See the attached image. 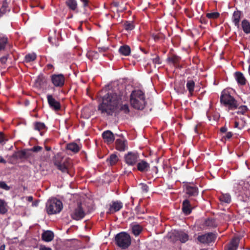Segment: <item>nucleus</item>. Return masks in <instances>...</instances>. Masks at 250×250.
Here are the masks:
<instances>
[{
  "label": "nucleus",
  "mask_w": 250,
  "mask_h": 250,
  "mask_svg": "<svg viewBox=\"0 0 250 250\" xmlns=\"http://www.w3.org/2000/svg\"><path fill=\"white\" fill-rule=\"evenodd\" d=\"M102 136L104 142L108 144L112 143L114 141V135L110 130L104 131L102 134Z\"/></svg>",
  "instance_id": "14"
},
{
  "label": "nucleus",
  "mask_w": 250,
  "mask_h": 250,
  "mask_svg": "<svg viewBox=\"0 0 250 250\" xmlns=\"http://www.w3.org/2000/svg\"><path fill=\"white\" fill-rule=\"evenodd\" d=\"M36 59V54L32 53L27 54L25 56V61L26 62H30L34 61Z\"/></svg>",
  "instance_id": "33"
},
{
  "label": "nucleus",
  "mask_w": 250,
  "mask_h": 250,
  "mask_svg": "<svg viewBox=\"0 0 250 250\" xmlns=\"http://www.w3.org/2000/svg\"><path fill=\"white\" fill-rule=\"evenodd\" d=\"M136 164L137 169L142 172H146L149 169V164L144 160H139Z\"/></svg>",
  "instance_id": "12"
},
{
  "label": "nucleus",
  "mask_w": 250,
  "mask_h": 250,
  "mask_svg": "<svg viewBox=\"0 0 250 250\" xmlns=\"http://www.w3.org/2000/svg\"><path fill=\"white\" fill-rule=\"evenodd\" d=\"M152 169L156 174L158 173V170L157 167H154Z\"/></svg>",
  "instance_id": "53"
},
{
  "label": "nucleus",
  "mask_w": 250,
  "mask_h": 250,
  "mask_svg": "<svg viewBox=\"0 0 250 250\" xmlns=\"http://www.w3.org/2000/svg\"><path fill=\"white\" fill-rule=\"evenodd\" d=\"M221 204H229L231 202V199L230 195L228 193L222 194L219 197Z\"/></svg>",
  "instance_id": "21"
},
{
  "label": "nucleus",
  "mask_w": 250,
  "mask_h": 250,
  "mask_svg": "<svg viewBox=\"0 0 250 250\" xmlns=\"http://www.w3.org/2000/svg\"><path fill=\"white\" fill-rule=\"evenodd\" d=\"M27 153L24 150L19 151L15 152L13 154V157L17 159H26V156Z\"/></svg>",
  "instance_id": "24"
},
{
  "label": "nucleus",
  "mask_w": 250,
  "mask_h": 250,
  "mask_svg": "<svg viewBox=\"0 0 250 250\" xmlns=\"http://www.w3.org/2000/svg\"><path fill=\"white\" fill-rule=\"evenodd\" d=\"M2 12H1V10H0V17L1 16H2Z\"/></svg>",
  "instance_id": "61"
},
{
  "label": "nucleus",
  "mask_w": 250,
  "mask_h": 250,
  "mask_svg": "<svg viewBox=\"0 0 250 250\" xmlns=\"http://www.w3.org/2000/svg\"><path fill=\"white\" fill-rule=\"evenodd\" d=\"M170 60V61L173 62V63H175V60L173 59V58H171V59H169Z\"/></svg>",
  "instance_id": "58"
},
{
  "label": "nucleus",
  "mask_w": 250,
  "mask_h": 250,
  "mask_svg": "<svg viewBox=\"0 0 250 250\" xmlns=\"http://www.w3.org/2000/svg\"><path fill=\"white\" fill-rule=\"evenodd\" d=\"M153 62L155 64H159L161 63L160 58L158 57H156L155 58L153 59Z\"/></svg>",
  "instance_id": "44"
},
{
  "label": "nucleus",
  "mask_w": 250,
  "mask_h": 250,
  "mask_svg": "<svg viewBox=\"0 0 250 250\" xmlns=\"http://www.w3.org/2000/svg\"><path fill=\"white\" fill-rule=\"evenodd\" d=\"M66 148L74 153H77L79 151L80 147L76 143H72L67 145Z\"/></svg>",
  "instance_id": "25"
},
{
  "label": "nucleus",
  "mask_w": 250,
  "mask_h": 250,
  "mask_svg": "<svg viewBox=\"0 0 250 250\" xmlns=\"http://www.w3.org/2000/svg\"><path fill=\"white\" fill-rule=\"evenodd\" d=\"M232 134L231 132H227V133L226 134V138L227 139H229L232 137Z\"/></svg>",
  "instance_id": "48"
},
{
  "label": "nucleus",
  "mask_w": 250,
  "mask_h": 250,
  "mask_svg": "<svg viewBox=\"0 0 250 250\" xmlns=\"http://www.w3.org/2000/svg\"><path fill=\"white\" fill-rule=\"evenodd\" d=\"M242 27L245 33H250V23L247 20H244L242 21Z\"/></svg>",
  "instance_id": "27"
},
{
  "label": "nucleus",
  "mask_w": 250,
  "mask_h": 250,
  "mask_svg": "<svg viewBox=\"0 0 250 250\" xmlns=\"http://www.w3.org/2000/svg\"><path fill=\"white\" fill-rule=\"evenodd\" d=\"M51 81L55 86L62 87L64 85L65 78L62 74H54L51 76Z\"/></svg>",
  "instance_id": "10"
},
{
  "label": "nucleus",
  "mask_w": 250,
  "mask_h": 250,
  "mask_svg": "<svg viewBox=\"0 0 250 250\" xmlns=\"http://www.w3.org/2000/svg\"><path fill=\"white\" fill-rule=\"evenodd\" d=\"M186 86L190 95H192L195 87V83L192 80H188Z\"/></svg>",
  "instance_id": "30"
},
{
  "label": "nucleus",
  "mask_w": 250,
  "mask_h": 250,
  "mask_svg": "<svg viewBox=\"0 0 250 250\" xmlns=\"http://www.w3.org/2000/svg\"><path fill=\"white\" fill-rule=\"evenodd\" d=\"M46 150H48H48H50L51 149L50 147H46Z\"/></svg>",
  "instance_id": "59"
},
{
  "label": "nucleus",
  "mask_w": 250,
  "mask_h": 250,
  "mask_svg": "<svg viewBox=\"0 0 250 250\" xmlns=\"http://www.w3.org/2000/svg\"><path fill=\"white\" fill-rule=\"evenodd\" d=\"M168 236L172 240H179L182 243H185L188 240V234L182 231L174 230Z\"/></svg>",
  "instance_id": "6"
},
{
  "label": "nucleus",
  "mask_w": 250,
  "mask_h": 250,
  "mask_svg": "<svg viewBox=\"0 0 250 250\" xmlns=\"http://www.w3.org/2000/svg\"><path fill=\"white\" fill-rule=\"evenodd\" d=\"M42 150V147L40 146H35L30 148V150L32 152H38Z\"/></svg>",
  "instance_id": "42"
},
{
  "label": "nucleus",
  "mask_w": 250,
  "mask_h": 250,
  "mask_svg": "<svg viewBox=\"0 0 250 250\" xmlns=\"http://www.w3.org/2000/svg\"><path fill=\"white\" fill-rule=\"evenodd\" d=\"M0 163H5L6 161L1 156H0Z\"/></svg>",
  "instance_id": "54"
},
{
  "label": "nucleus",
  "mask_w": 250,
  "mask_h": 250,
  "mask_svg": "<svg viewBox=\"0 0 250 250\" xmlns=\"http://www.w3.org/2000/svg\"><path fill=\"white\" fill-rule=\"evenodd\" d=\"M140 186H141V189L142 190L145 192H147L148 190V186L145 184H143V183H141L140 184Z\"/></svg>",
  "instance_id": "43"
},
{
  "label": "nucleus",
  "mask_w": 250,
  "mask_h": 250,
  "mask_svg": "<svg viewBox=\"0 0 250 250\" xmlns=\"http://www.w3.org/2000/svg\"><path fill=\"white\" fill-rule=\"evenodd\" d=\"M38 205V202H34L32 203L33 206H37Z\"/></svg>",
  "instance_id": "57"
},
{
  "label": "nucleus",
  "mask_w": 250,
  "mask_h": 250,
  "mask_svg": "<svg viewBox=\"0 0 250 250\" xmlns=\"http://www.w3.org/2000/svg\"><path fill=\"white\" fill-rule=\"evenodd\" d=\"M186 192L189 196H196L198 194V188L195 187L188 186Z\"/></svg>",
  "instance_id": "23"
},
{
  "label": "nucleus",
  "mask_w": 250,
  "mask_h": 250,
  "mask_svg": "<svg viewBox=\"0 0 250 250\" xmlns=\"http://www.w3.org/2000/svg\"><path fill=\"white\" fill-rule=\"evenodd\" d=\"M0 250H5V245H3L0 247Z\"/></svg>",
  "instance_id": "55"
},
{
  "label": "nucleus",
  "mask_w": 250,
  "mask_h": 250,
  "mask_svg": "<svg viewBox=\"0 0 250 250\" xmlns=\"http://www.w3.org/2000/svg\"><path fill=\"white\" fill-rule=\"evenodd\" d=\"M239 239L238 237H235L232 240L228 246V250H236L237 249Z\"/></svg>",
  "instance_id": "22"
},
{
  "label": "nucleus",
  "mask_w": 250,
  "mask_h": 250,
  "mask_svg": "<svg viewBox=\"0 0 250 250\" xmlns=\"http://www.w3.org/2000/svg\"><path fill=\"white\" fill-rule=\"evenodd\" d=\"M8 3L6 0H4L3 1L2 5L1 8L0 9L2 12V15L5 14L7 11H9V10L7 8Z\"/></svg>",
  "instance_id": "34"
},
{
  "label": "nucleus",
  "mask_w": 250,
  "mask_h": 250,
  "mask_svg": "<svg viewBox=\"0 0 250 250\" xmlns=\"http://www.w3.org/2000/svg\"><path fill=\"white\" fill-rule=\"evenodd\" d=\"M118 161V158L116 154H112L110 156V157L107 159V161L109 162L110 165L115 164Z\"/></svg>",
  "instance_id": "32"
},
{
  "label": "nucleus",
  "mask_w": 250,
  "mask_h": 250,
  "mask_svg": "<svg viewBox=\"0 0 250 250\" xmlns=\"http://www.w3.org/2000/svg\"><path fill=\"white\" fill-rule=\"evenodd\" d=\"M26 199L29 202H32L33 201V197L31 196L26 197Z\"/></svg>",
  "instance_id": "51"
},
{
  "label": "nucleus",
  "mask_w": 250,
  "mask_h": 250,
  "mask_svg": "<svg viewBox=\"0 0 250 250\" xmlns=\"http://www.w3.org/2000/svg\"><path fill=\"white\" fill-rule=\"evenodd\" d=\"M39 250H52L50 248L46 247L45 246L41 245L40 246Z\"/></svg>",
  "instance_id": "45"
},
{
  "label": "nucleus",
  "mask_w": 250,
  "mask_h": 250,
  "mask_svg": "<svg viewBox=\"0 0 250 250\" xmlns=\"http://www.w3.org/2000/svg\"><path fill=\"white\" fill-rule=\"evenodd\" d=\"M130 104L135 109H143L146 104L144 92L139 89L133 90L130 96Z\"/></svg>",
  "instance_id": "2"
},
{
  "label": "nucleus",
  "mask_w": 250,
  "mask_h": 250,
  "mask_svg": "<svg viewBox=\"0 0 250 250\" xmlns=\"http://www.w3.org/2000/svg\"><path fill=\"white\" fill-rule=\"evenodd\" d=\"M121 97L115 93H108L103 98V102L98 106V110L102 114L112 115L120 111L125 114L129 112V106L127 104H121Z\"/></svg>",
  "instance_id": "1"
},
{
  "label": "nucleus",
  "mask_w": 250,
  "mask_h": 250,
  "mask_svg": "<svg viewBox=\"0 0 250 250\" xmlns=\"http://www.w3.org/2000/svg\"><path fill=\"white\" fill-rule=\"evenodd\" d=\"M42 237L43 241L50 242L53 239L54 234L52 231L47 230L42 233Z\"/></svg>",
  "instance_id": "18"
},
{
  "label": "nucleus",
  "mask_w": 250,
  "mask_h": 250,
  "mask_svg": "<svg viewBox=\"0 0 250 250\" xmlns=\"http://www.w3.org/2000/svg\"><path fill=\"white\" fill-rule=\"evenodd\" d=\"M235 78L237 83L241 85H244L246 83V79L243 74L240 72H236L235 73Z\"/></svg>",
  "instance_id": "19"
},
{
  "label": "nucleus",
  "mask_w": 250,
  "mask_h": 250,
  "mask_svg": "<svg viewBox=\"0 0 250 250\" xmlns=\"http://www.w3.org/2000/svg\"><path fill=\"white\" fill-rule=\"evenodd\" d=\"M220 131L222 132H226L227 131V128L225 126L222 127L220 128Z\"/></svg>",
  "instance_id": "50"
},
{
  "label": "nucleus",
  "mask_w": 250,
  "mask_h": 250,
  "mask_svg": "<svg viewBox=\"0 0 250 250\" xmlns=\"http://www.w3.org/2000/svg\"><path fill=\"white\" fill-rule=\"evenodd\" d=\"M124 27L125 30L128 31L132 30L134 29V25L132 23L130 22H126L124 24Z\"/></svg>",
  "instance_id": "36"
},
{
  "label": "nucleus",
  "mask_w": 250,
  "mask_h": 250,
  "mask_svg": "<svg viewBox=\"0 0 250 250\" xmlns=\"http://www.w3.org/2000/svg\"><path fill=\"white\" fill-rule=\"evenodd\" d=\"M47 99L49 106L53 110L58 111L61 108L60 103L56 101L51 95H47Z\"/></svg>",
  "instance_id": "11"
},
{
  "label": "nucleus",
  "mask_w": 250,
  "mask_h": 250,
  "mask_svg": "<svg viewBox=\"0 0 250 250\" xmlns=\"http://www.w3.org/2000/svg\"><path fill=\"white\" fill-rule=\"evenodd\" d=\"M197 126H195V128H194V130L196 132H197Z\"/></svg>",
  "instance_id": "60"
},
{
  "label": "nucleus",
  "mask_w": 250,
  "mask_h": 250,
  "mask_svg": "<svg viewBox=\"0 0 250 250\" xmlns=\"http://www.w3.org/2000/svg\"><path fill=\"white\" fill-rule=\"evenodd\" d=\"M125 163L130 166L135 165L139 159V155L137 153L129 152L124 157Z\"/></svg>",
  "instance_id": "7"
},
{
  "label": "nucleus",
  "mask_w": 250,
  "mask_h": 250,
  "mask_svg": "<svg viewBox=\"0 0 250 250\" xmlns=\"http://www.w3.org/2000/svg\"><path fill=\"white\" fill-rule=\"evenodd\" d=\"M116 144V148L119 151H125L127 148V141L124 138L117 139Z\"/></svg>",
  "instance_id": "13"
},
{
  "label": "nucleus",
  "mask_w": 250,
  "mask_h": 250,
  "mask_svg": "<svg viewBox=\"0 0 250 250\" xmlns=\"http://www.w3.org/2000/svg\"><path fill=\"white\" fill-rule=\"evenodd\" d=\"M238 125H239V124H238V122H235V125H234V127H238Z\"/></svg>",
  "instance_id": "56"
},
{
  "label": "nucleus",
  "mask_w": 250,
  "mask_h": 250,
  "mask_svg": "<svg viewBox=\"0 0 250 250\" xmlns=\"http://www.w3.org/2000/svg\"><path fill=\"white\" fill-rule=\"evenodd\" d=\"M85 215V211L83 210L81 204L71 211L70 215L71 217L76 220H79L83 218Z\"/></svg>",
  "instance_id": "8"
},
{
  "label": "nucleus",
  "mask_w": 250,
  "mask_h": 250,
  "mask_svg": "<svg viewBox=\"0 0 250 250\" xmlns=\"http://www.w3.org/2000/svg\"><path fill=\"white\" fill-rule=\"evenodd\" d=\"M54 164L58 167V168L61 170L62 172H68V164L67 161L60 162L55 160L54 161Z\"/></svg>",
  "instance_id": "15"
},
{
  "label": "nucleus",
  "mask_w": 250,
  "mask_h": 250,
  "mask_svg": "<svg viewBox=\"0 0 250 250\" xmlns=\"http://www.w3.org/2000/svg\"><path fill=\"white\" fill-rule=\"evenodd\" d=\"M221 104L228 107L229 110L236 109L238 106L237 102L227 90H223L220 97Z\"/></svg>",
  "instance_id": "3"
},
{
  "label": "nucleus",
  "mask_w": 250,
  "mask_h": 250,
  "mask_svg": "<svg viewBox=\"0 0 250 250\" xmlns=\"http://www.w3.org/2000/svg\"><path fill=\"white\" fill-rule=\"evenodd\" d=\"M45 128V125L42 123H37L35 126V128L36 130H40Z\"/></svg>",
  "instance_id": "37"
},
{
  "label": "nucleus",
  "mask_w": 250,
  "mask_h": 250,
  "mask_svg": "<svg viewBox=\"0 0 250 250\" xmlns=\"http://www.w3.org/2000/svg\"><path fill=\"white\" fill-rule=\"evenodd\" d=\"M247 110V107L246 106H241L237 111L238 114H243Z\"/></svg>",
  "instance_id": "40"
},
{
  "label": "nucleus",
  "mask_w": 250,
  "mask_h": 250,
  "mask_svg": "<svg viewBox=\"0 0 250 250\" xmlns=\"http://www.w3.org/2000/svg\"><path fill=\"white\" fill-rule=\"evenodd\" d=\"M24 151H26L27 153V155L26 156V159L29 158L31 156V152H32L31 150H30V149L24 150Z\"/></svg>",
  "instance_id": "47"
},
{
  "label": "nucleus",
  "mask_w": 250,
  "mask_h": 250,
  "mask_svg": "<svg viewBox=\"0 0 250 250\" xmlns=\"http://www.w3.org/2000/svg\"><path fill=\"white\" fill-rule=\"evenodd\" d=\"M131 227L132 232L135 236L139 235L143 230V228L137 224H132Z\"/></svg>",
  "instance_id": "20"
},
{
  "label": "nucleus",
  "mask_w": 250,
  "mask_h": 250,
  "mask_svg": "<svg viewBox=\"0 0 250 250\" xmlns=\"http://www.w3.org/2000/svg\"><path fill=\"white\" fill-rule=\"evenodd\" d=\"M66 3L71 9L74 10L76 9L77 3L75 0H67Z\"/></svg>",
  "instance_id": "31"
},
{
  "label": "nucleus",
  "mask_w": 250,
  "mask_h": 250,
  "mask_svg": "<svg viewBox=\"0 0 250 250\" xmlns=\"http://www.w3.org/2000/svg\"><path fill=\"white\" fill-rule=\"evenodd\" d=\"M0 188L6 190H9L10 187L7 186L5 182L0 181Z\"/></svg>",
  "instance_id": "38"
},
{
  "label": "nucleus",
  "mask_w": 250,
  "mask_h": 250,
  "mask_svg": "<svg viewBox=\"0 0 250 250\" xmlns=\"http://www.w3.org/2000/svg\"><path fill=\"white\" fill-rule=\"evenodd\" d=\"M51 38L50 37L48 38V41L50 42Z\"/></svg>",
  "instance_id": "62"
},
{
  "label": "nucleus",
  "mask_w": 250,
  "mask_h": 250,
  "mask_svg": "<svg viewBox=\"0 0 250 250\" xmlns=\"http://www.w3.org/2000/svg\"><path fill=\"white\" fill-rule=\"evenodd\" d=\"M62 202L56 198H52L48 200L46 205V211L48 214H57L62 209Z\"/></svg>",
  "instance_id": "4"
},
{
  "label": "nucleus",
  "mask_w": 250,
  "mask_h": 250,
  "mask_svg": "<svg viewBox=\"0 0 250 250\" xmlns=\"http://www.w3.org/2000/svg\"><path fill=\"white\" fill-rule=\"evenodd\" d=\"M182 210L186 214H189L191 212V207L189 201L185 200L183 202Z\"/></svg>",
  "instance_id": "17"
},
{
  "label": "nucleus",
  "mask_w": 250,
  "mask_h": 250,
  "mask_svg": "<svg viewBox=\"0 0 250 250\" xmlns=\"http://www.w3.org/2000/svg\"><path fill=\"white\" fill-rule=\"evenodd\" d=\"M7 42V39L5 37H0V50L3 49Z\"/></svg>",
  "instance_id": "35"
},
{
  "label": "nucleus",
  "mask_w": 250,
  "mask_h": 250,
  "mask_svg": "<svg viewBox=\"0 0 250 250\" xmlns=\"http://www.w3.org/2000/svg\"><path fill=\"white\" fill-rule=\"evenodd\" d=\"M7 140L8 139L5 137L4 134L0 132V144L2 145L5 144Z\"/></svg>",
  "instance_id": "39"
},
{
  "label": "nucleus",
  "mask_w": 250,
  "mask_h": 250,
  "mask_svg": "<svg viewBox=\"0 0 250 250\" xmlns=\"http://www.w3.org/2000/svg\"><path fill=\"white\" fill-rule=\"evenodd\" d=\"M119 51L124 56H128L130 53V48L127 45H123L120 47Z\"/></svg>",
  "instance_id": "28"
},
{
  "label": "nucleus",
  "mask_w": 250,
  "mask_h": 250,
  "mask_svg": "<svg viewBox=\"0 0 250 250\" xmlns=\"http://www.w3.org/2000/svg\"><path fill=\"white\" fill-rule=\"evenodd\" d=\"M115 242L118 246L123 249H125L130 246L131 237L126 232H122L116 235Z\"/></svg>",
  "instance_id": "5"
},
{
  "label": "nucleus",
  "mask_w": 250,
  "mask_h": 250,
  "mask_svg": "<svg viewBox=\"0 0 250 250\" xmlns=\"http://www.w3.org/2000/svg\"><path fill=\"white\" fill-rule=\"evenodd\" d=\"M207 16L208 18L215 19L219 16V14L218 13H208Z\"/></svg>",
  "instance_id": "41"
},
{
  "label": "nucleus",
  "mask_w": 250,
  "mask_h": 250,
  "mask_svg": "<svg viewBox=\"0 0 250 250\" xmlns=\"http://www.w3.org/2000/svg\"><path fill=\"white\" fill-rule=\"evenodd\" d=\"M8 210L7 203L2 199H0V213L5 214Z\"/></svg>",
  "instance_id": "26"
},
{
  "label": "nucleus",
  "mask_w": 250,
  "mask_h": 250,
  "mask_svg": "<svg viewBox=\"0 0 250 250\" xmlns=\"http://www.w3.org/2000/svg\"><path fill=\"white\" fill-rule=\"evenodd\" d=\"M81 1L83 3V6L86 7L88 4V0H81Z\"/></svg>",
  "instance_id": "49"
},
{
  "label": "nucleus",
  "mask_w": 250,
  "mask_h": 250,
  "mask_svg": "<svg viewBox=\"0 0 250 250\" xmlns=\"http://www.w3.org/2000/svg\"><path fill=\"white\" fill-rule=\"evenodd\" d=\"M241 14L239 11H235L232 16V21L235 26H238Z\"/></svg>",
  "instance_id": "29"
},
{
  "label": "nucleus",
  "mask_w": 250,
  "mask_h": 250,
  "mask_svg": "<svg viewBox=\"0 0 250 250\" xmlns=\"http://www.w3.org/2000/svg\"><path fill=\"white\" fill-rule=\"evenodd\" d=\"M99 51L100 52H105V51H106L107 48H106V47H101V48H99Z\"/></svg>",
  "instance_id": "52"
},
{
  "label": "nucleus",
  "mask_w": 250,
  "mask_h": 250,
  "mask_svg": "<svg viewBox=\"0 0 250 250\" xmlns=\"http://www.w3.org/2000/svg\"><path fill=\"white\" fill-rule=\"evenodd\" d=\"M7 58L6 56H4L0 58V61L2 64H5L7 61Z\"/></svg>",
  "instance_id": "46"
},
{
  "label": "nucleus",
  "mask_w": 250,
  "mask_h": 250,
  "mask_svg": "<svg viewBox=\"0 0 250 250\" xmlns=\"http://www.w3.org/2000/svg\"><path fill=\"white\" fill-rule=\"evenodd\" d=\"M123 207V204L121 202L116 201L112 202L109 208V213H113L119 211Z\"/></svg>",
  "instance_id": "16"
},
{
  "label": "nucleus",
  "mask_w": 250,
  "mask_h": 250,
  "mask_svg": "<svg viewBox=\"0 0 250 250\" xmlns=\"http://www.w3.org/2000/svg\"><path fill=\"white\" fill-rule=\"evenodd\" d=\"M216 235L213 233H208L198 236V241L203 244H208L213 242L216 239Z\"/></svg>",
  "instance_id": "9"
}]
</instances>
